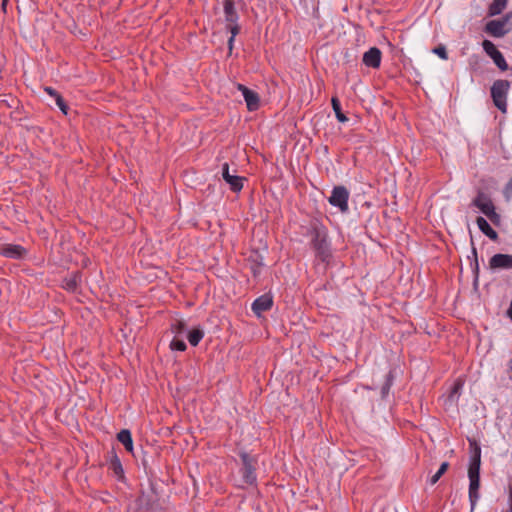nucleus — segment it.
Returning a JSON list of instances; mask_svg holds the SVG:
<instances>
[{"label": "nucleus", "mask_w": 512, "mask_h": 512, "mask_svg": "<svg viewBox=\"0 0 512 512\" xmlns=\"http://www.w3.org/2000/svg\"><path fill=\"white\" fill-rule=\"evenodd\" d=\"M307 235L310 237V247L313 249L316 259L329 265L333 258V253L327 228L321 222L313 221L310 224Z\"/></svg>", "instance_id": "obj_1"}, {"label": "nucleus", "mask_w": 512, "mask_h": 512, "mask_svg": "<svg viewBox=\"0 0 512 512\" xmlns=\"http://www.w3.org/2000/svg\"><path fill=\"white\" fill-rule=\"evenodd\" d=\"M470 459L468 466L469 477V501L471 511L475 508L479 500L480 489V467H481V447L475 439H469Z\"/></svg>", "instance_id": "obj_2"}, {"label": "nucleus", "mask_w": 512, "mask_h": 512, "mask_svg": "<svg viewBox=\"0 0 512 512\" xmlns=\"http://www.w3.org/2000/svg\"><path fill=\"white\" fill-rule=\"evenodd\" d=\"M238 456L241 461L239 473L241 474L242 481L250 486L257 485V468L258 457L243 449L238 451Z\"/></svg>", "instance_id": "obj_3"}, {"label": "nucleus", "mask_w": 512, "mask_h": 512, "mask_svg": "<svg viewBox=\"0 0 512 512\" xmlns=\"http://www.w3.org/2000/svg\"><path fill=\"white\" fill-rule=\"evenodd\" d=\"M128 512H159L161 505L158 494L153 485L149 492L141 491L133 504L127 508Z\"/></svg>", "instance_id": "obj_4"}, {"label": "nucleus", "mask_w": 512, "mask_h": 512, "mask_svg": "<svg viewBox=\"0 0 512 512\" xmlns=\"http://www.w3.org/2000/svg\"><path fill=\"white\" fill-rule=\"evenodd\" d=\"M510 83L507 80H496L491 87V96L495 106L501 111L506 112L507 109V93Z\"/></svg>", "instance_id": "obj_5"}, {"label": "nucleus", "mask_w": 512, "mask_h": 512, "mask_svg": "<svg viewBox=\"0 0 512 512\" xmlns=\"http://www.w3.org/2000/svg\"><path fill=\"white\" fill-rule=\"evenodd\" d=\"M349 195L350 193L345 186H335L328 201L332 206L337 207L342 213H346L349 210Z\"/></svg>", "instance_id": "obj_6"}, {"label": "nucleus", "mask_w": 512, "mask_h": 512, "mask_svg": "<svg viewBox=\"0 0 512 512\" xmlns=\"http://www.w3.org/2000/svg\"><path fill=\"white\" fill-rule=\"evenodd\" d=\"M509 17H512V12L507 13L501 19L487 22L484 31L497 38L505 36L510 31V28H506V25L509 22Z\"/></svg>", "instance_id": "obj_7"}, {"label": "nucleus", "mask_w": 512, "mask_h": 512, "mask_svg": "<svg viewBox=\"0 0 512 512\" xmlns=\"http://www.w3.org/2000/svg\"><path fill=\"white\" fill-rule=\"evenodd\" d=\"M482 47L486 54L492 58L495 65L501 70L506 71L508 69V64L502 55V53L496 48V46L490 40H484L482 42Z\"/></svg>", "instance_id": "obj_8"}, {"label": "nucleus", "mask_w": 512, "mask_h": 512, "mask_svg": "<svg viewBox=\"0 0 512 512\" xmlns=\"http://www.w3.org/2000/svg\"><path fill=\"white\" fill-rule=\"evenodd\" d=\"M0 255L9 259H23L27 255V250L19 244L0 245Z\"/></svg>", "instance_id": "obj_9"}, {"label": "nucleus", "mask_w": 512, "mask_h": 512, "mask_svg": "<svg viewBox=\"0 0 512 512\" xmlns=\"http://www.w3.org/2000/svg\"><path fill=\"white\" fill-rule=\"evenodd\" d=\"M222 177L233 192H240L243 188V181L246 179L245 177L231 175L227 162L222 165Z\"/></svg>", "instance_id": "obj_10"}, {"label": "nucleus", "mask_w": 512, "mask_h": 512, "mask_svg": "<svg viewBox=\"0 0 512 512\" xmlns=\"http://www.w3.org/2000/svg\"><path fill=\"white\" fill-rule=\"evenodd\" d=\"M223 10L225 21L227 22L226 29H231L234 26H240L238 24L239 15L236 11L233 0H224Z\"/></svg>", "instance_id": "obj_11"}, {"label": "nucleus", "mask_w": 512, "mask_h": 512, "mask_svg": "<svg viewBox=\"0 0 512 512\" xmlns=\"http://www.w3.org/2000/svg\"><path fill=\"white\" fill-rule=\"evenodd\" d=\"M82 282V272L76 270L67 275L62 281V287L70 293H78Z\"/></svg>", "instance_id": "obj_12"}, {"label": "nucleus", "mask_w": 512, "mask_h": 512, "mask_svg": "<svg viewBox=\"0 0 512 512\" xmlns=\"http://www.w3.org/2000/svg\"><path fill=\"white\" fill-rule=\"evenodd\" d=\"M273 306V297L266 293L256 298L252 303V311L255 315L261 316L263 312L269 311Z\"/></svg>", "instance_id": "obj_13"}, {"label": "nucleus", "mask_w": 512, "mask_h": 512, "mask_svg": "<svg viewBox=\"0 0 512 512\" xmlns=\"http://www.w3.org/2000/svg\"><path fill=\"white\" fill-rule=\"evenodd\" d=\"M489 268L491 270L497 269H512V255L497 253L489 259Z\"/></svg>", "instance_id": "obj_14"}, {"label": "nucleus", "mask_w": 512, "mask_h": 512, "mask_svg": "<svg viewBox=\"0 0 512 512\" xmlns=\"http://www.w3.org/2000/svg\"><path fill=\"white\" fill-rule=\"evenodd\" d=\"M472 205L477 207L484 215H486L495 205L492 199L482 191L472 200Z\"/></svg>", "instance_id": "obj_15"}, {"label": "nucleus", "mask_w": 512, "mask_h": 512, "mask_svg": "<svg viewBox=\"0 0 512 512\" xmlns=\"http://www.w3.org/2000/svg\"><path fill=\"white\" fill-rule=\"evenodd\" d=\"M238 89L243 93L244 99L247 104V108L250 111L257 110L260 102L258 94L255 91L247 88L243 84H238Z\"/></svg>", "instance_id": "obj_16"}, {"label": "nucleus", "mask_w": 512, "mask_h": 512, "mask_svg": "<svg viewBox=\"0 0 512 512\" xmlns=\"http://www.w3.org/2000/svg\"><path fill=\"white\" fill-rule=\"evenodd\" d=\"M381 56L382 53L379 48L371 47L364 53L362 60L367 67L379 68L381 64Z\"/></svg>", "instance_id": "obj_17"}, {"label": "nucleus", "mask_w": 512, "mask_h": 512, "mask_svg": "<svg viewBox=\"0 0 512 512\" xmlns=\"http://www.w3.org/2000/svg\"><path fill=\"white\" fill-rule=\"evenodd\" d=\"M247 262L249 263V268L254 278H257L264 266L263 257L257 250H253L249 257L247 258Z\"/></svg>", "instance_id": "obj_18"}, {"label": "nucleus", "mask_w": 512, "mask_h": 512, "mask_svg": "<svg viewBox=\"0 0 512 512\" xmlns=\"http://www.w3.org/2000/svg\"><path fill=\"white\" fill-rule=\"evenodd\" d=\"M470 237H471V256H469L468 258L471 260L470 266H471L472 273H473V285L475 287H477L478 281H479V273H480L479 262H478V253H477V248L474 244L472 235H470Z\"/></svg>", "instance_id": "obj_19"}, {"label": "nucleus", "mask_w": 512, "mask_h": 512, "mask_svg": "<svg viewBox=\"0 0 512 512\" xmlns=\"http://www.w3.org/2000/svg\"><path fill=\"white\" fill-rule=\"evenodd\" d=\"M110 453L111 458L108 464V468L113 472L119 481H123L125 479V475L122 463L114 449H112Z\"/></svg>", "instance_id": "obj_20"}, {"label": "nucleus", "mask_w": 512, "mask_h": 512, "mask_svg": "<svg viewBox=\"0 0 512 512\" xmlns=\"http://www.w3.org/2000/svg\"><path fill=\"white\" fill-rule=\"evenodd\" d=\"M476 224L479 228V230L487 236L491 241L497 242L499 240L498 233L491 227V225L488 223V221L482 217L478 216L476 218Z\"/></svg>", "instance_id": "obj_21"}, {"label": "nucleus", "mask_w": 512, "mask_h": 512, "mask_svg": "<svg viewBox=\"0 0 512 512\" xmlns=\"http://www.w3.org/2000/svg\"><path fill=\"white\" fill-rule=\"evenodd\" d=\"M463 386H464V380L462 378H457L454 381L452 387L450 388V391H449L446 401L449 402L450 404H457L458 399L461 395Z\"/></svg>", "instance_id": "obj_22"}, {"label": "nucleus", "mask_w": 512, "mask_h": 512, "mask_svg": "<svg viewBox=\"0 0 512 512\" xmlns=\"http://www.w3.org/2000/svg\"><path fill=\"white\" fill-rule=\"evenodd\" d=\"M117 440L124 446L125 450L133 454V439L129 429H122L116 435Z\"/></svg>", "instance_id": "obj_23"}, {"label": "nucleus", "mask_w": 512, "mask_h": 512, "mask_svg": "<svg viewBox=\"0 0 512 512\" xmlns=\"http://www.w3.org/2000/svg\"><path fill=\"white\" fill-rule=\"evenodd\" d=\"M204 337V330L201 326L192 328L187 333V339L191 346L196 347Z\"/></svg>", "instance_id": "obj_24"}, {"label": "nucleus", "mask_w": 512, "mask_h": 512, "mask_svg": "<svg viewBox=\"0 0 512 512\" xmlns=\"http://www.w3.org/2000/svg\"><path fill=\"white\" fill-rule=\"evenodd\" d=\"M395 380V374L393 370H390L386 376L385 381L381 387V398L386 399V397L389 395L390 389L394 383Z\"/></svg>", "instance_id": "obj_25"}, {"label": "nucleus", "mask_w": 512, "mask_h": 512, "mask_svg": "<svg viewBox=\"0 0 512 512\" xmlns=\"http://www.w3.org/2000/svg\"><path fill=\"white\" fill-rule=\"evenodd\" d=\"M507 5V0H493L488 7V16H496L501 14Z\"/></svg>", "instance_id": "obj_26"}, {"label": "nucleus", "mask_w": 512, "mask_h": 512, "mask_svg": "<svg viewBox=\"0 0 512 512\" xmlns=\"http://www.w3.org/2000/svg\"><path fill=\"white\" fill-rule=\"evenodd\" d=\"M331 102H332V107H333V110L335 112L336 118L341 123L346 122L347 121V117L345 116V114L341 110V104H340V101L338 100V98L333 97Z\"/></svg>", "instance_id": "obj_27"}, {"label": "nucleus", "mask_w": 512, "mask_h": 512, "mask_svg": "<svg viewBox=\"0 0 512 512\" xmlns=\"http://www.w3.org/2000/svg\"><path fill=\"white\" fill-rule=\"evenodd\" d=\"M170 330L176 335H182L187 331V324L183 320H175L171 323Z\"/></svg>", "instance_id": "obj_28"}, {"label": "nucleus", "mask_w": 512, "mask_h": 512, "mask_svg": "<svg viewBox=\"0 0 512 512\" xmlns=\"http://www.w3.org/2000/svg\"><path fill=\"white\" fill-rule=\"evenodd\" d=\"M170 348L173 351H181V352H183V351H185L187 349V345H186V343L182 339H180L178 337H174L172 339V341L170 342Z\"/></svg>", "instance_id": "obj_29"}, {"label": "nucleus", "mask_w": 512, "mask_h": 512, "mask_svg": "<svg viewBox=\"0 0 512 512\" xmlns=\"http://www.w3.org/2000/svg\"><path fill=\"white\" fill-rule=\"evenodd\" d=\"M241 27L240 26H234L231 29H227L231 33L230 38L228 39V50L229 54L232 53L233 47H234V40L235 37L240 33Z\"/></svg>", "instance_id": "obj_30"}, {"label": "nucleus", "mask_w": 512, "mask_h": 512, "mask_svg": "<svg viewBox=\"0 0 512 512\" xmlns=\"http://www.w3.org/2000/svg\"><path fill=\"white\" fill-rule=\"evenodd\" d=\"M496 227H499L502 223V218L499 213L496 212V208H492L486 215H485Z\"/></svg>", "instance_id": "obj_31"}, {"label": "nucleus", "mask_w": 512, "mask_h": 512, "mask_svg": "<svg viewBox=\"0 0 512 512\" xmlns=\"http://www.w3.org/2000/svg\"><path fill=\"white\" fill-rule=\"evenodd\" d=\"M432 52L436 55H438L441 59L447 60L448 59V53L446 50V47L444 45H438L436 46Z\"/></svg>", "instance_id": "obj_32"}, {"label": "nucleus", "mask_w": 512, "mask_h": 512, "mask_svg": "<svg viewBox=\"0 0 512 512\" xmlns=\"http://www.w3.org/2000/svg\"><path fill=\"white\" fill-rule=\"evenodd\" d=\"M55 102H56V105L59 107V109L62 111V113L67 115L69 107L66 104L65 100L63 99V97L61 95H57Z\"/></svg>", "instance_id": "obj_33"}, {"label": "nucleus", "mask_w": 512, "mask_h": 512, "mask_svg": "<svg viewBox=\"0 0 512 512\" xmlns=\"http://www.w3.org/2000/svg\"><path fill=\"white\" fill-rule=\"evenodd\" d=\"M449 467H450L449 462L445 461V462H443V463L440 465V467H439V469H438V471H437V472L439 473V475L443 476V475L447 472V470L449 469Z\"/></svg>", "instance_id": "obj_34"}, {"label": "nucleus", "mask_w": 512, "mask_h": 512, "mask_svg": "<svg viewBox=\"0 0 512 512\" xmlns=\"http://www.w3.org/2000/svg\"><path fill=\"white\" fill-rule=\"evenodd\" d=\"M504 193L507 198L510 197L512 194V178L509 180V182L505 185Z\"/></svg>", "instance_id": "obj_35"}, {"label": "nucleus", "mask_w": 512, "mask_h": 512, "mask_svg": "<svg viewBox=\"0 0 512 512\" xmlns=\"http://www.w3.org/2000/svg\"><path fill=\"white\" fill-rule=\"evenodd\" d=\"M44 91L49 94L50 96H52L54 99L57 98V95H60L55 89H53L52 87H45L44 88Z\"/></svg>", "instance_id": "obj_36"}, {"label": "nucleus", "mask_w": 512, "mask_h": 512, "mask_svg": "<svg viewBox=\"0 0 512 512\" xmlns=\"http://www.w3.org/2000/svg\"><path fill=\"white\" fill-rule=\"evenodd\" d=\"M441 477H442V476H441V475H439V473H438V472H436V473H435V474L430 478V480H429L430 484H431V485L436 484V483L438 482V480H439Z\"/></svg>", "instance_id": "obj_37"}, {"label": "nucleus", "mask_w": 512, "mask_h": 512, "mask_svg": "<svg viewBox=\"0 0 512 512\" xmlns=\"http://www.w3.org/2000/svg\"><path fill=\"white\" fill-rule=\"evenodd\" d=\"M508 489H509V499H508V502H509V506H512V484L511 483L509 484Z\"/></svg>", "instance_id": "obj_38"}, {"label": "nucleus", "mask_w": 512, "mask_h": 512, "mask_svg": "<svg viewBox=\"0 0 512 512\" xmlns=\"http://www.w3.org/2000/svg\"><path fill=\"white\" fill-rule=\"evenodd\" d=\"M142 464L144 466V469L147 470L148 461L145 458L142 459Z\"/></svg>", "instance_id": "obj_39"}, {"label": "nucleus", "mask_w": 512, "mask_h": 512, "mask_svg": "<svg viewBox=\"0 0 512 512\" xmlns=\"http://www.w3.org/2000/svg\"><path fill=\"white\" fill-rule=\"evenodd\" d=\"M8 1H9V0H3V2H2V6H3V7H5Z\"/></svg>", "instance_id": "obj_40"}, {"label": "nucleus", "mask_w": 512, "mask_h": 512, "mask_svg": "<svg viewBox=\"0 0 512 512\" xmlns=\"http://www.w3.org/2000/svg\"><path fill=\"white\" fill-rule=\"evenodd\" d=\"M508 512H512V506H509Z\"/></svg>", "instance_id": "obj_41"}]
</instances>
